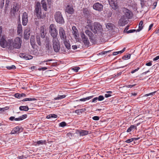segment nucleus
<instances>
[{"mask_svg":"<svg viewBox=\"0 0 159 159\" xmlns=\"http://www.w3.org/2000/svg\"><path fill=\"white\" fill-rule=\"evenodd\" d=\"M56 27L55 25L51 24L49 26V32L53 38L52 42L54 50L56 52H57L60 49V47L59 41L57 37L58 32Z\"/></svg>","mask_w":159,"mask_h":159,"instance_id":"f257e3e1","label":"nucleus"},{"mask_svg":"<svg viewBox=\"0 0 159 159\" xmlns=\"http://www.w3.org/2000/svg\"><path fill=\"white\" fill-rule=\"evenodd\" d=\"M9 45V48L12 49L13 48L19 49L21 46L22 40L19 37L16 38L13 41L12 39L8 40Z\"/></svg>","mask_w":159,"mask_h":159,"instance_id":"f03ea898","label":"nucleus"},{"mask_svg":"<svg viewBox=\"0 0 159 159\" xmlns=\"http://www.w3.org/2000/svg\"><path fill=\"white\" fill-rule=\"evenodd\" d=\"M93 27L91 29V30L94 34H98V35H102L103 30L102 25L97 22H95L93 23Z\"/></svg>","mask_w":159,"mask_h":159,"instance_id":"7ed1b4c3","label":"nucleus"},{"mask_svg":"<svg viewBox=\"0 0 159 159\" xmlns=\"http://www.w3.org/2000/svg\"><path fill=\"white\" fill-rule=\"evenodd\" d=\"M35 14L38 19L41 18L42 16L40 2H38L36 3L34 11Z\"/></svg>","mask_w":159,"mask_h":159,"instance_id":"20e7f679","label":"nucleus"},{"mask_svg":"<svg viewBox=\"0 0 159 159\" xmlns=\"http://www.w3.org/2000/svg\"><path fill=\"white\" fill-rule=\"evenodd\" d=\"M56 21L60 24H63L64 20L61 13L59 11L57 12L54 15Z\"/></svg>","mask_w":159,"mask_h":159,"instance_id":"39448f33","label":"nucleus"},{"mask_svg":"<svg viewBox=\"0 0 159 159\" xmlns=\"http://www.w3.org/2000/svg\"><path fill=\"white\" fill-rule=\"evenodd\" d=\"M20 8V6L16 3H14L13 5V7L11 8V14L13 16H15L17 14V12Z\"/></svg>","mask_w":159,"mask_h":159,"instance_id":"423d86ee","label":"nucleus"},{"mask_svg":"<svg viewBox=\"0 0 159 159\" xmlns=\"http://www.w3.org/2000/svg\"><path fill=\"white\" fill-rule=\"evenodd\" d=\"M6 37L5 35H2L0 40V44L1 47L5 48L7 46L9 47L10 43H9L8 40L7 41L6 39Z\"/></svg>","mask_w":159,"mask_h":159,"instance_id":"0eeeda50","label":"nucleus"},{"mask_svg":"<svg viewBox=\"0 0 159 159\" xmlns=\"http://www.w3.org/2000/svg\"><path fill=\"white\" fill-rule=\"evenodd\" d=\"M59 34L61 39L64 40L67 39L65 31L63 28L61 27L59 29Z\"/></svg>","mask_w":159,"mask_h":159,"instance_id":"6e6552de","label":"nucleus"},{"mask_svg":"<svg viewBox=\"0 0 159 159\" xmlns=\"http://www.w3.org/2000/svg\"><path fill=\"white\" fill-rule=\"evenodd\" d=\"M81 36L84 44L85 46H88L89 44V42L87 37L86 36L84 33H81Z\"/></svg>","mask_w":159,"mask_h":159,"instance_id":"1a4fd4ad","label":"nucleus"},{"mask_svg":"<svg viewBox=\"0 0 159 159\" xmlns=\"http://www.w3.org/2000/svg\"><path fill=\"white\" fill-rule=\"evenodd\" d=\"M93 7L95 10L101 11L103 9V6L102 4L98 2L93 4Z\"/></svg>","mask_w":159,"mask_h":159,"instance_id":"9d476101","label":"nucleus"},{"mask_svg":"<svg viewBox=\"0 0 159 159\" xmlns=\"http://www.w3.org/2000/svg\"><path fill=\"white\" fill-rule=\"evenodd\" d=\"M110 6L112 8L116 10L117 7V0H108Z\"/></svg>","mask_w":159,"mask_h":159,"instance_id":"9b49d317","label":"nucleus"},{"mask_svg":"<svg viewBox=\"0 0 159 159\" xmlns=\"http://www.w3.org/2000/svg\"><path fill=\"white\" fill-rule=\"evenodd\" d=\"M92 21L89 19H87L86 21V23L85 25V28L87 29H90L91 30L92 29Z\"/></svg>","mask_w":159,"mask_h":159,"instance_id":"f8f14e48","label":"nucleus"},{"mask_svg":"<svg viewBox=\"0 0 159 159\" xmlns=\"http://www.w3.org/2000/svg\"><path fill=\"white\" fill-rule=\"evenodd\" d=\"M23 25L25 26L28 22V14L26 12L23 13L22 16Z\"/></svg>","mask_w":159,"mask_h":159,"instance_id":"ddd939ff","label":"nucleus"},{"mask_svg":"<svg viewBox=\"0 0 159 159\" xmlns=\"http://www.w3.org/2000/svg\"><path fill=\"white\" fill-rule=\"evenodd\" d=\"M72 34L75 38L76 39H78L79 37V34L76 27L73 26L72 27Z\"/></svg>","mask_w":159,"mask_h":159,"instance_id":"4468645a","label":"nucleus"},{"mask_svg":"<svg viewBox=\"0 0 159 159\" xmlns=\"http://www.w3.org/2000/svg\"><path fill=\"white\" fill-rule=\"evenodd\" d=\"M66 11L69 14H72L74 13V10L72 6L68 5L66 7Z\"/></svg>","mask_w":159,"mask_h":159,"instance_id":"2eb2a0df","label":"nucleus"},{"mask_svg":"<svg viewBox=\"0 0 159 159\" xmlns=\"http://www.w3.org/2000/svg\"><path fill=\"white\" fill-rule=\"evenodd\" d=\"M20 57L23 58L26 60L31 59L33 58V57L30 55L25 54L24 53H20L19 54Z\"/></svg>","mask_w":159,"mask_h":159,"instance_id":"dca6fc26","label":"nucleus"},{"mask_svg":"<svg viewBox=\"0 0 159 159\" xmlns=\"http://www.w3.org/2000/svg\"><path fill=\"white\" fill-rule=\"evenodd\" d=\"M77 134H79L80 136H83L87 135L89 133V131L84 130H78Z\"/></svg>","mask_w":159,"mask_h":159,"instance_id":"f3484780","label":"nucleus"},{"mask_svg":"<svg viewBox=\"0 0 159 159\" xmlns=\"http://www.w3.org/2000/svg\"><path fill=\"white\" fill-rule=\"evenodd\" d=\"M44 44L45 47V48H50V47H52L50 41L48 38L46 37L45 38Z\"/></svg>","mask_w":159,"mask_h":159,"instance_id":"a211bd4d","label":"nucleus"},{"mask_svg":"<svg viewBox=\"0 0 159 159\" xmlns=\"http://www.w3.org/2000/svg\"><path fill=\"white\" fill-rule=\"evenodd\" d=\"M123 12L127 18H129L130 13V11L126 8H124L123 9Z\"/></svg>","mask_w":159,"mask_h":159,"instance_id":"6ab92c4d","label":"nucleus"},{"mask_svg":"<svg viewBox=\"0 0 159 159\" xmlns=\"http://www.w3.org/2000/svg\"><path fill=\"white\" fill-rule=\"evenodd\" d=\"M126 20L124 17H122L119 20V24L121 26L124 25L126 23Z\"/></svg>","mask_w":159,"mask_h":159,"instance_id":"aec40b11","label":"nucleus"},{"mask_svg":"<svg viewBox=\"0 0 159 159\" xmlns=\"http://www.w3.org/2000/svg\"><path fill=\"white\" fill-rule=\"evenodd\" d=\"M63 43L66 47L68 49H69L70 48V45L69 43V41L67 39L66 40H64Z\"/></svg>","mask_w":159,"mask_h":159,"instance_id":"412c9836","label":"nucleus"},{"mask_svg":"<svg viewBox=\"0 0 159 159\" xmlns=\"http://www.w3.org/2000/svg\"><path fill=\"white\" fill-rule=\"evenodd\" d=\"M20 128L19 127L17 126L13 129L11 132V134H15L18 133L20 132Z\"/></svg>","mask_w":159,"mask_h":159,"instance_id":"4be33fe9","label":"nucleus"},{"mask_svg":"<svg viewBox=\"0 0 159 159\" xmlns=\"http://www.w3.org/2000/svg\"><path fill=\"white\" fill-rule=\"evenodd\" d=\"M30 36V34L29 32V30L28 29L25 30L24 33V39H28L29 38Z\"/></svg>","mask_w":159,"mask_h":159,"instance_id":"5701e85b","label":"nucleus"},{"mask_svg":"<svg viewBox=\"0 0 159 159\" xmlns=\"http://www.w3.org/2000/svg\"><path fill=\"white\" fill-rule=\"evenodd\" d=\"M45 49L46 52L47 54L49 55H52V54L53 51L52 47H50V48H47Z\"/></svg>","mask_w":159,"mask_h":159,"instance_id":"b1692460","label":"nucleus"},{"mask_svg":"<svg viewBox=\"0 0 159 159\" xmlns=\"http://www.w3.org/2000/svg\"><path fill=\"white\" fill-rule=\"evenodd\" d=\"M22 28L21 24H18L17 27V33L18 34L22 33Z\"/></svg>","mask_w":159,"mask_h":159,"instance_id":"393cba45","label":"nucleus"},{"mask_svg":"<svg viewBox=\"0 0 159 159\" xmlns=\"http://www.w3.org/2000/svg\"><path fill=\"white\" fill-rule=\"evenodd\" d=\"M27 117V115L26 114L22 115V116L19 117L18 118H16L14 120L16 121H20L23 120Z\"/></svg>","mask_w":159,"mask_h":159,"instance_id":"a878e982","label":"nucleus"},{"mask_svg":"<svg viewBox=\"0 0 159 159\" xmlns=\"http://www.w3.org/2000/svg\"><path fill=\"white\" fill-rule=\"evenodd\" d=\"M35 37L34 36H31L30 39V42L31 44L33 47H34L35 45Z\"/></svg>","mask_w":159,"mask_h":159,"instance_id":"bb28decb","label":"nucleus"},{"mask_svg":"<svg viewBox=\"0 0 159 159\" xmlns=\"http://www.w3.org/2000/svg\"><path fill=\"white\" fill-rule=\"evenodd\" d=\"M41 4H42L43 9L45 11H47V7L46 2L44 0H42L41 2Z\"/></svg>","mask_w":159,"mask_h":159,"instance_id":"cd10ccee","label":"nucleus"},{"mask_svg":"<svg viewBox=\"0 0 159 159\" xmlns=\"http://www.w3.org/2000/svg\"><path fill=\"white\" fill-rule=\"evenodd\" d=\"M113 25L111 23H108L106 24V28L109 30H111L113 29Z\"/></svg>","mask_w":159,"mask_h":159,"instance_id":"c85d7f7f","label":"nucleus"},{"mask_svg":"<svg viewBox=\"0 0 159 159\" xmlns=\"http://www.w3.org/2000/svg\"><path fill=\"white\" fill-rule=\"evenodd\" d=\"M19 110L21 111H27L29 108L28 106H20L19 108Z\"/></svg>","mask_w":159,"mask_h":159,"instance_id":"c756f323","label":"nucleus"},{"mask_svg":"<svg viewBox=\"0 0 159 159\" xmlns=\"http://www.w3.org/2000/svg\"><path fill=\"white\" fill-rule=\"evenodd\" d=\"M143 21L142 20H141L139 23V29L137 30V32H139L142 30L143 27Z\"/></svg>","mask_w":159,"mask_h":159,"instance_id":"7c9ffc66","label":"nucleus"},{"mask_svg":"<svg viewBox=\"0 0 159 159\" xmlns=\"http://www.w3.org/2000/svg\"><path fill=\"white\" fill-rule=\"evenodd\" d=\"M86 111L85 108H82L76 110L75 111V113L78 114H79L80 113H82Z\"/></svg>","mask_w":159,"mask_h":159,"instance_id":"2f4dec72","label":"nucleus"},{"mask_svg":"<svg viewBox=\"0 0 159 159\" xmlns=\"http://www.w3.org/2000/svg\"><path fill=\"white\" fill-rule=\"evenodd\" d=\"M85 33L89 37L91 38L93 34V33L90 31L88 30V29H87V30H86L85 31Z\"/></svg>","mask_w":159,"mask_h":159,"instance_id":"473e14b6","label":"nucleus"},{"mask_svg":"<svg viewBox=\"0 0 159 159\" xmlns=\"http://www.w3.org/2000/svg\"><path fill=\"white\" fill-rule=\"evenodd\" d=\"M26 95L24 93H16L15 94V97L16 98H20L21 97H23V96H25Z\"/></svg>","mask_w":159,"mask_h":159,"instance_id":"72a5a7b5","label":"nucleus"},{"mask_svg":"<svg viewBox=\"0 0 159 159\" xmlns=\"http://www.w3.org/2000/svg\"><path fill=\"white\" fill-rule=\"evenodd\" d=\"M66 96L65 95H59L57 97L55 98L54 99L55 100L61 99L65 98Z\"/></svg>","mask_w":159,"mask_h":159,"instance_id":"f704fd0d","label":"nucleus"},{"mask_svg":"<svg viewBox=\"0 0 159 159\" xmlns=\"http://www.w3.org/2000/svg\"><path fill=\"white\" fill-rule=\"evenodd\" d=\"M57 117V116L56 114H51L47 116L46 118L48 119H50L51 118H56Z\"/></svg>","mask_w":159,"mask_h":159,"instance_id":"c9c22d12","label":"nucleus"},{"mask_svg":"<svg viewBox=\"0 0 159 159\" xmlns=\"http://www.w3.org/2000/svg\"><path fill=\"white\" fill-rule=\"evenodd\" d=\"M93 97V96H89L86 97L85 98H81L78 101H85L86 100H89L92 98Z\"/></svg>","mask_w":159,"mask_h":159,"instance_id":"e433bc0d","label":"nucleus"},{"mask_svg":"<svg viewBox=\"0 0 159 159\" xmlns=\"http://www.w3.org/2000/svg\"><path fill=\"white\" fill-rule=\"evenodd\" d=\"M131 55L130 54H128L125 55L122 57L123 59L126 60L129 59Z\"/></svg>","mask_w":159,"mask_h":159,"instance_id":"4c0bfd02","label":"nucleus"},{"mask_svg":"<svg viewBox=\"0 0 159 159\" xmlns=\"http://www.w3.org/2000/svg\"><path fill=\"white\" fill-rule=\"evenodd\" d=\"M107 93L105 95V96L106 98H108L111 96V94L112 93V92L111 91H107Z\"/></svg>","mask_w":159,"mask_h":159,"instance_id":"58836bf2","label":"nucleus"},{"mask_svg":"<svg viewBox=\"0 0 159 159\" xmlns=\"http://www.w3.org/2000/svg\"><path fill=\"white\" fill-rule=\"evenodd\" d=\"M37 42L39 45L40 46L41 45V43L40 41V39L39 36H38L36 37Z\"/></svg>","mask_w":159,"mask_h":159,"instance_id":"ea45409f","label":"nucleus"},{"mask_svg":"<svg viewBox=\"0 0 159 159\" xmlns=\"http://www.w3.org/2000/svg\"><path fill=\"white\" fill-rule=\"evenodd\" d=\"M140 2V4L142 8L144 7L145 1L144 0H139Z\"/></svg>","mask_w":159,"mask_h":159,"instance_id":"a19ab883","label":"nucleus"},{"mask_svg":"<svg viewBox=\"0 0 159 159\" xmlns=\"http://www.w3.org/2000/svg\"><path fill=\"white\" fill-rule=\"evenodd\" d=\"M46 28L45 26H42L40 27L41 32H46Z\"/></svg>","mask_w":159,"mask_h":159,"instance_id":"79ce46f5","label":"nucleus"},{"mask_svg":"<svg viewBox=\"0 0 159 159\" xmlns=\"http://www.w3.org/2000/svg\"><path fill=\"white\" fill-rule=\"evenodd\" d=\"M80 69V68L79 67H75L72 68V69L75 72H77Z\"/></svg>","mask_w":159,"mask_h":159,"instance_id":"37998d69","label":"nucleus"},{"mask_svg":"<svg viewBox=\"0 0 159 159\" xmlns=\"http://www.w3.org/2000/svg\"><path fill=\"white\" fill-rule=\"evenodd\" d=\"M98 101H102L104 100V97L102 95H100L97 97Z\"/></svg>","mask_w":159,"mask_h":159,"instance_id":"c03bdc74","label":"nucleus"},{"mask_svg":"<svg viewBox=\"0 0 159 159\" xmlns=\"http://www.w3.org/2000/svg\"><path fill=\"white\" fill-rule=\"evenodd\" d=\"M66 123L65 122H62L60 123L59 124V126L61 127H64L66 126Z\"/></svg>","mask_w":159,"mask_h":159,"instance_id":"a18cd8bd","label":"nucleus"},{"mask_svg":"<svg viewBox=\"0 0 159 159\" xmlns=\"http://www.w3.org/2000/svg\"><path fill=\"white\" fill-rule=\"evenodd\" d=\"M45 140H39L38 142H37V144L38 145H39L40 144H43L44 143H45Z\"/></svg>","mask_w":159,"mask_h":159,"instance_id":"49530a36","label":"nucleus"},{"mask_svg":"<svg viewBox=\"0 0 159 159\" xmlns=\"http://www.w3.org/2000/svg\"><path fill=\"white\" fill-rule=\"evenodd\" d=\"M7 68L9 70L14 69L16 68V67L14 65H12L11 66H7Z\"/></svg>","mask_w":159,"mask_h":159,"instance_id":"de8ad7c7","label":"nucleus"},{"mask_svg":"<svg viewBox=\"0 0 159 159\" xmlns=\"http://www.w3.org/2000/svg\"><path fill=\"white\" fill-rule=\"evenodd\" d=\"M134 128V126H133V125H131L130 126V127L127 130V132H131L132 129L133 128Z\"/></svg>","mask_w":159,"mask_h":159,"instance_id":"09e8293b","label":"nucleus"},{"mask_svg":"<svg viewBox=\"0 0 159 159\" xmlns=\"http://www.w3.org/2000/svg\"><path fill=\"white\" fill-rule=\"evenodd\" d=\"M46 32H41V35L42 38H44L45 36Z\"/></svg>","mask_w":159,"mask_h":159,"instance_id":"8fccbe9b","label":"nucleus"},{"mask_svg":"<svg viewBox=\"0 0 159 159\" xmlns=\"http://www.w3.org/2000/svg\"><path fill=\"white\" fill-rule=\"evenodd\" d=\"M111 51V50H109V51H103V52H100L99 54L100 55H103L108 52H110Z\"/></svg>","mask_w":159,"mask_h":159,"instance_id":"3c124183","label":"nucleus"},{"mask_svg":"<svg viewBox=\"0 0 159 159\" xmlns=\"http://www.w3.org/2000/svg\"><path fill=\"white\" fill-rule=\"evenodd\" d=\"M155 93V92H152V93H149L147 94H145L144 96L148 97V96H150V95H152L153 94H154Z\"/></svg>","mask_w":159,"mask_h":159,"instance_id":"603ef678","label":"nucleus"},{"mask_svg":"<svg viewBox=\"0 0 159 159\" xmlns=\"http://www.w3.org/2000/svg\"><path fill=\"white\" fill-rule=\"evenodd\" d=\"M137 32V30H128V31L127 32V33H132L134 32H135V31Z\"/></svg>","mask_w":159,"mask_h":159,"instance_id":"864d4df0","label":"nucleus"},{"mask_svg":"<svg viewBox=\"0 0 159 159\" xmlns=\"http://www.w3.org/2000/svg\"><path fill=\"white\" fill-rule=\"evenodd\" d=\"M92 119L93 120H99V118L98 116H94L93 118Z\"/></svg>","mask_w":159,"mask_h":159,"instance_id":"5fc2aeb1","label":"nucleus"},{"mask_svg":"<svg viewBox=\"0 0 159 159\" xmlns=\"http://www.w3.org/2000/svg\"><path fill=\"white\" fill-rule=\"evenodd\" d=\"M133 141V139H132V138H131V139H129L125 141V142H126V143H130V142H132Z\"/></svg>","mask_w":159,"mask_h":159,"instance_id":"6e6d98bb","label":"nucleus"},{"mask_svg":"<svg viewBox=\"0 0 159 159\" xmlns=\"http://www.w3.org/2000/svg\"><path fill=\"white\" fill-rule=\"evenodd\" d=\"M97 100H98L97 97L94 98L92 100V102H96L97 101Z\"/></svg>","mask_w":159,"mask_h":159,"instance_id":"4d7b16f0","label":"nucleus"},{"mask_svg":"<svg viewBox=\"0 0 159 159\" xmlns=\"http://www.w3.org/2000/svg\"><path fill=\"white\" fill-rule=\"evenodd\" d=\"M139 68H140L139 67H138L137 68V69H135L134 70L131 71V73L132 74H133V73H134V72H135L136 71H137L139 69Z\"/></svg>","mask_w":159,"mask_h":159,"instance_id":"13d9d810","label":"nucleus"},{"mask_svg":"<svg viewBox=\"0 0 159 159\" xmlns=\"http://www.w3.org/2000/svg\"><path fill=\"white\" fill-rule=\"evenodd\" d=\"M29 101H35L37 99L34 98H28Z\"/></svg>","mask_w":159,"mask_h":159,"instance_id":"bf43d9fd","label":"nucleus"},{"mask_svg":"<svg viewBox=\"0 0 159 159\" xmlns=\"http://www.w3.org/2000/svg\"><path fill=\"white\" fill-rule=\"evenodd\" d=\"M129 26H127V27H126V28L124 30V33L127 32L128 31H127V30L129 29Z\"/></svg>","mask_w":159,"mask_h":159,"instance_id":"052dcab7","label":"nucleus"},{"mask_svg":"<svg viewBox=\"0 0 159 159\" xmlns=\"http://www.w3.org/2000/svg\"><path fill=\"white\" fill-rule=\"evenodd\" d=\"M159 59V56H157L153 59V61H156Z\"/></svg>","mask_w":159,"mask_h":159,"instance_id":"680f3d73","label":"nucleus"},{"mask_svg":"<svg viewBox=\"0 0 159 159\" xmlns=\"http://www.w3.org/2000/svg\"><path fill=\"white\" fill-rule=\"evenodd\" d=\"M152 63L151 62H148L146 64V65L148 66H152Z\"/></svg>","mask_w":159,"mask_h":159,"instance_id":"e2e57ef3","label":"nucleus"},{"mask_svg":"<svg viewBox=\"0 0 159 159\" xmlns=\"http://www.w3.org/2000/svg\"><path fill=\"white\" fill-rule=\"evenodd\" d=\"M153 26V24H151L149 25V29H148V30H151V28Z\"/></svg>","mask_w":159,"mask_h":159,"instance_id":"0e129e2a","label":"nucleus"},{"mask_svg":"<svg viewBox=\"0 0 159 159\" xmlns=\"http://www.w3.org/2000/svg\"><path fill=\"white\" fill-rule=\"evenodd\" d=\"M119 54L118 51V52H115L113 53V55H116Z\"/></svg>","mask_w":159,"mask_h":159,"instance_id":"69168bd1","label":"nucleus"},{"mask_svg":"<svg viewBox=\"0 0 159 159\" xmlns=\"http://www.w3.org/2000/svg\"><path fill=\"white\" fill-rule=\"evenodd\" d=\"M15 119V117L14 116H11L10 117L9 120L11 121H12Z\"/></svg>","mask_w":159,"mask_h":159,"instance_id":"338daca9","label":"nucleus"},{"mask_svg":"<svg viewBox=\"0 0 159 159\" xmlns=\"http://www.w3.org/2000/svg\"><path fill=\"white\" fill-rule=\"evenodd\" d=\"M155 33V34H157V35H159V29L156 30Z\"/></svg>","mask_w":159,"mask_h":159,"instance_id":"774afa93","label":"nucleus"}]
</instances>
